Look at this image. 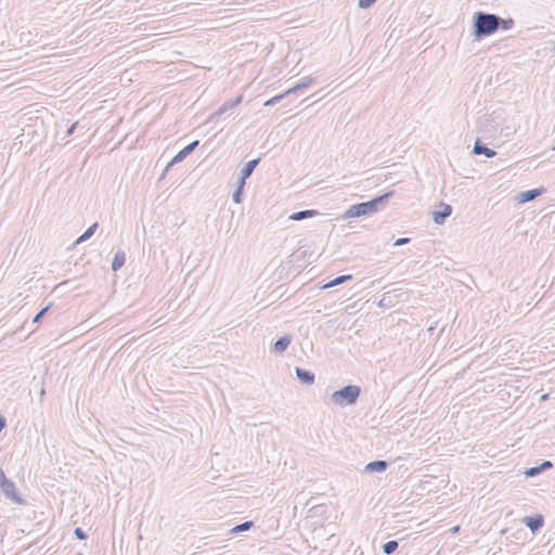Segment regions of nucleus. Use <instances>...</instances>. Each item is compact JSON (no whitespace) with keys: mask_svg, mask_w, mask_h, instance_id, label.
<instances>
[{"mask_svg":"<svg viewBox=\"0 0 555 555\" xmlns=\"http://www.w3.org/2000/svg\"><path fill=\"white\" fill-rule=\"evenodd\" d=\"M391 196L392 192H387L371 201L353 204L344 212L341 219L358 218L374 214L379 210L380 206L387 204Z\"/></svg>","mask_w":555,"mask_h":555,"instance_id":"1","label":"nucleus"},{"mask_svg":"<svg viewBox=\"0 0 555 555\" xmlns=\"http://www.w3.org/2000/svg\"><path fill=\"white\" fill-rule=\"evenodd\" d=\"M496 14L477 11L473 15L472 35L478 41L496 33Z\"/></svg>","mask_w":555,"mask_h":555,"instance_id":"2","label":"nucleus"},{"mask_svg":"<svg viewBox=\"0 0 555 555\" xmlns=\"http://www.w3.org/2000/svg\"><path fill=\"white\" fill-rule=\"evenodd\" d=\"M361 393V387L358 385H347L334 391L331 395V401L339 406L352 405L357 402Z\"/></svg>","mask_w":555,"mask_h":555,"instance_id":"3","label":"nucleus"},{"mask_svg":"<svg viewBox=\"0 0 555 555\" xmlns=\"http://www.w3.org/2000/svg\"><path fill=\"white\" fill-rule=\"evenodd\" d=\"M0 489L8 499L18 504L23 503V500L18 495L15 485L12 480L8 479L7 477H3V480L0 485Z\"/></svg>","mask_w":555,"mask_h":555,"instance_id":"4","label":"nucleus"},{"mask_svg":"<svg viewBox=\"0 0 555 555\" xmlns=\"http://www.w3.org/2000/svg\"><path fill=\"white\" fill-rule=\"evenodd\" d=\"M198 140H195L188 145H185L182 150H180L173 158L170 160V163L167 165L166 170L173 164L182 162L185 157H188L198 145Z\"/></svg>","mask_w":555,"mask_h":555,"instance_id":"5","label":"nucleus"},{"mask_svg":"<svg viewBox=\"0 0 555 555\" xmlns=\"http://www.w3.org/2000/svg\"><path fill=\"white\" fill-rule=\"evenodd\" d=\"M522 522L532 533H537L544 526V517L541 514L526 516L522 519Z\"/></svg>","mask_w":555,"mask_h":555,"instance_id":"6","label":"nucleus"},{"mask_svg":"<svg viewBox=\"0 0 555 555\" xmlns=\"http://www.w3.org/2000/svg\"><path fill=\"white\" fill-rule=\"evenodd\" d=\"M452 214V207L449 204L441 203L440 209L433 211V221L436 224H443L446 219Z\"/></svg>","mask_w":555,"mask_h":555,"instance_id":"7","label":"nucleus"},{"mask_svg":"<svg viewBox=\"0 0 555 555\" xmlns=\"http://www.w3.org/2000/svg\"><path fill=\"white\" fill-rule=\"evenodd\" d=\"M543 193H544L543 188L531 189V190H527V191L518 193L516 196V199L519 204H525V203L533 201L534 198H537L538 196H540Z\"/></svg>","mask_w":555,"mask_h":555,"instance_id":"8","label":"nucleus"},{"mask_svg":"<svg viewBox=\"0 0 555 555\" xmlns=\"http://www.w3.org/2000/svg\"><path fill=\"white\" fill-rule=\"evenodd\" d=\"M314 81V78L312 77H304L301 78L297 83H295L293 87L288 88L286 90V93L291 95L298 94L300 92H304L306 89H308Z\"/></svg>","mask_w":555,"mask_h":555,"instance_id":"9","label":"nucleus"},{"mask_svg":"<svg viewBox=\"0 0 555 555\" xmlns=\"http://www.w3.org/2000/svg\"><path fill=\"white\" fill-rule=\"evenodd\" d=\"M295 374L298 380L304 385H312L314 383L315 375L309 370L296 366Z\"/></svg>","mask_w":555,"mask_h":555,"instance_id":"10","label":"nucleus"},{"mask_svg":"<svg viewBox=\"0 0 555 555\" xmlns=\"http://www.w3.org/2000/svg\"><path fill=\"white\" fill-rule=\"evenodd\" d=\"M389 466V463L384 460H376L367 463L364 466L363 472L367 474L384 473Z\"/></svg>","mask_w":555,"mask_h":555,"instance_id":"11","label":"nucleus"},{"mask_svg":"<svg viewBox=\"0 0 555 555\" xmlns=\"http://www.w3.org/2000/svg\"><path fill=\"white\" fill-rule=\"evenodd\" d=\"M473 153L476 155H485L488 158L494 157L496 155V152L492 149H489L486 144L481 142L480 139L476 140Z\"/></svg>","mask_w":555,"mask_h":555,"instance_id":"12","label":"nucleus"},{"mask_svg":"<svg viewBox=\"0 0 555 555\" xmlns=\"http://www.w3.org/2000/svg\"><path fill=\"white\" fill-rule=\"evenodd\" d=\"M292 343V337L291 335H284V336H281L274 344H273V347H272V351L275 352V353H283L284 351H286V349L288 348V346L291 345Z\"/></svg>","mask_w":555,"mask_h":555,"instance_id":"13","label":"nucleus"},{"mask_svg":"<svg viewBox=\"0 0 555 555\" xmlns=\"http://www.w3.org/2000/svg\"><path fill=\"white\" fill-rule=\"evenodd\" d=\"M242 101V96H237L236 99H231V100H228L225 101L212 115V117L215 116H221L223 115L224 113H227L228 111L232 109L234 106H236L237 104H240Z\"/></svg>","mask_w":555,"mask_h":555,"instance_id":"14","label":"nucleus"},{"mask_svg":"<svg viewBox=\"0 0 555 555\" xmlns=\"http://www.w3.org/2000/svg\"><path fill=\"white\" fill-rule=\"evenodd\" d=\"M320 212L315 209H306V210H300V211H296V212H293L291 216H289V219L291 220H294V221H301V220H305V219H308V218H312V217H315V216H319Z\"/></svg>","mask_w":555,"mask_h":555,"instance_id":"15","label":"nucleus"},{"mask_svg":"<svg viewBox=\"0 0 555 555\" xmlns=\"http://www.w3.org/2000/svg\"><path fill=\"white\" fill-rule=\"evenodd\" d=\"M126 262V254L124 250H118L115 253L113 261H112V271L116 272L122 268Z\"/></svg>","mask_w":555,"mask_h":555,"instance_id":"16","label":"nucleus"},{"mask_svg":"<svg viewBox=\"0 0 555 555\" xmlns=\"http://www.w3.org/2000/svg\"><path fill=\"white\" fill-rule=\"evenodd\" d=\"M260 162V158H255V159H251L249 162H247L244 167L241 169V173L243 176V179H248L251 173L254 172L255 168L257 167V165L259 164Z\"/></svg>","mask_w":555,"mask_h":555,"instance_id":"17","label":"nucleus"},{"mask_svg":"<svg viewBox=\"0 0 555 555\" xmlns=\"http://www.w3.org/2000/svg\"><path fill=\"white\" fill-rule=\"evenodd\" d=\"M514 24L515 23L512 17L503 18V17L496 15V22H495L496 31L499 29L508 30L514 26Z\"/></svg>","mask_w":555,"mask_h":555,"instance_id":"18","label":"nucleus"},{"mask_svg":"<svg viewBox=\"0 0 555 555\" xmlns=\"http://www.w3.org/2000/svg\"><path fill=\"white\" fill-rule=\"evenodd\" d=\"M352 280L351 274L339 275L322 286L323 289L340 285L347 281Z\"/></svg>","mask_w":555,"mask_h":555,"instance_id":"19","label":"nucleus"},{"mask_svg":"<svg viewBox=\"0 0 555 555\" xmlns=\"http://www.w3.org/2000/svg\"><path fill=\"white\" fill-rule=\"evenodd\" d=\"M98 229V222H94L93 224H91L75 242V244H80L82 242H86L87 240H89L93 234L94 232L96 231Z\"/></svg>","mask_w":555,"mask_h":555,"instance_id":"20","label":"nucleus"},{"mask_svg":"<svg viewBox=\"0 0 555 555\" xmlns=\"http://www.w3.org/2000/svg\"><path fill=\"white\" fill-rule=\"evenodd\" d=\"M396 301L393 300V297L390 295V292H387L384 294L383 298L378 301V307L382 308H390L395 306Z\"/></svg>","mask_w":555,"mask_h":555,"instance_id":"21","label":"nucleus"},{"mask_svg":"<svg viewBox=\"0 0 555 555\" xmlns=\"http://www.w3.org/2000/svg\"><path fill=\"white\" fill-rule=\"evenodd\" d=\"M398 546H399L398 541H396V540L387 541L386 543L383 544V547H382L383 548V553L385 555H391L392 553L396 552Z\"/></svg>","mask_w":555,"mask_h":555,"instance_id":"22","label":"nucleus"},{"mask_svg":"<svg viewBox=\"0 0 555 555\" xmlns=\"http://www.w3.org/2000/svg\"><path fill=\"white\" fill-rule=\"evenodd\" d=\"M254 526V522L248 520V521H244L235 527H233L231 529V532L232 533H240V532H243V531H247L249 530L251 527Z\"/></svg>","mask_w":555,"mask_h":555,"instance_id":"23","label":"nucleus"},{"mask_svg":"<svg viewBox=\"0 0 555 555\" xmlns=\"http://www.w3.org/2000/svg\"><path fill=\"white\" fill-rule=\"evenodd\" d=\"M286 96H289V94L286 93V90H285L284 92H282V93H280L278 95L269 99L268 101H266L263 105L264 106H272V105L279 103L281 100H283Z\"/></svg>","mask_w":555,"mask_h":555,"instance_id":"24","label":"nucleus"},{"mask_svg":"<svg viewBox=\"0 0 555 555\" xmlns=\"http://www.w3.org/2000/svg\"><path fill=\"white\" fill-rule=\"evenodd\" d=\"M51 307V304L43 307L33 319V323H38L40 322V320L47 314V312L49 311Z\"/></svg>","mask_w":555,"mask_h":555,"instance_id":"25","label":"nucleus"},{"mask_svg":"<svg viewBox=\"0 0 555 555\" xmlns=\"http://www.w3.org/2000/svg\"><path fill=\"white\" fill-rule=\"evenodd\" d=\"M524 474L526 475V477H534L541 474V470L539 466H532L527 468Z\"/></svg>","mask_w":555,"mask_h":555,"instance_id":"26","label":"nucleus"},{"mask_svg":"<svg viewBox=\"0 0 555 555\" xmlns=\"http://www.w3.org/2000/svg\"><path fill=\"white\" fill-rule=\"evenodd\" d=\"M242 199H243V190L236 189L232 194V201L235 204H240V203H242Z\"/></svg>","mask_w":555,"mask_h":555,"instance_id":"27","label":"nucleus"},{"mask_svg":"<svg viewBox=\"0 0 555 555\" xmlns=\"http://www.w3.org/2000/svg\"><path fill=\"white\" fill-rule=\"evenodd\" d=\"M74 534L78 540H86L88 538V534L80 527L75 528Z\"/></svg>","mask_w":555,"mask_h":555,"instance_id":"28","label":"nucleus"},{"mask_svg":"<svg viewBox=\"0 0 555 555\" xmlns=\"http://www.w3.org/2000/svg\"><path fill=\"white\" fill-rule=\"evenodd\" d=\"M375 2L376 0H359L358 5L361 9H367L372 7Z\"/></svg>","mask_w":555,"mask_h":555,"instance_id":"29","label":"nucleus"},{"mask_svg":"<svg viewBox=\"0 0 555 555\" xmlns=\"http://www.w3.org/2000/svg\"><path fill=\"white\" fill-rule=\"evenodd\" d=\"M541 473L553 467V463L551 461H543L540 465H538Z\"/></svg>","mask_w":555,"mask_h":555,"instance_id":"30","label":"nucleus"},{"mask_svg":"<svg viewBox=\"0 0 555 555\" xmlns=\"http://www.w3.org/2000/svg\"><path fill=\"white\" fill-rule=\"evenodd\" d=\"M410 241H411L410 237H400L395 241L393 246H402V245L410 243Z\"/></svg>","mask_w":555,"mask_h":555,"instance_id":"31","label":"nucleus"},{"mask_svg":"<svg viewBox=\"0 0 555 555\" xmlns=\"http://www.w3.org/2000/svg\"><path fill=\"white\" fill-rule=\"evenodd\" d=\"M246 180L247 179H243V176L240 175V178H238V181H237V188L236 189H240V190H243L244 191V186L246 184Z\"/></svg>","mask_w":555,"mask_h":555,"instance_id":"32","label":"nucleus"},{"mask_svg":"<svg viewBox=\"0 0 555 555\" xmlns=\"http://www.w3.org/2000/svg\"><path fill=\"white\" fill-rule=\"evenodd\" d=\"M77 125H78V121H76L69 126V128L66 130L67 137L72 135L74 133L75 129L77 128Z\"/></svg>","mask_w":555,"mask_h":555,"instance_id":"33","label":"nucleus"},{"mask_svg":"<svg viewBox=\"0 0 555 555\" xmlns=\"http://www.w3.org/2000/svg\"><path fill=\"white\" fill-rule=\"evenodd\" d=\"M5 426H7V420L2 414H0V433L2 431V429L5 428Z\"/></svg>","mask_w":555,"mask_h":555,"instance_id":"34","label":"nucleus"},{"mask_svg":"<svg viewBox=\"0 0 555 555\" xmlns=\"http://www.w3.org/2000/svg\"><path fill=\"white\" fill-rule=\"evenodd\" d=\"M491 120L489 118H483L478 121V127L483 128L486 127V124L490 122Z\"/></svg>","mask_w":555,"mask_h":555,"instance_id":"35","label":"nucleus"},{"mask_svg":"<svg viewBox=\"0 0 555 555\" xmlns=\"http://www.w3.org/2000/svg\"><path fill=\"white\" fill-rule=\"evenodd\" d=\"M548 396H550L548 393H544V395H542V396H541V401H545V400H547V399H548Z\"/></svg>","mask_w":555,"mask_h":555,"instance_id":"36","label":"nucleus"},{"mask_svg":"<svg viewBox=\"0 0 555 555\" xmlns=\"http://www.w3.org/2000/svg\"><path fill=\"white\" fill-rule=\"evenodd\" d=\"M459 530V526L453 528V531L456 532Z\"/></svg>","mask_w":555,"mask_h":555,"instance_id":"37","label":"nucleus"},{"mask_svg":"<svg viewBox=\"0 0 555 555\" xmlns=\"http://www.w3.org/2000/svg\"><path fill=\"white\" fill-rule=\"evenodd\" d=\"M552 51L555 53V42H554V46L552 48Z\"/></svg>","mask_w":555,"mask_h":555,"instance_id":"38","label":"nucleus"},{"mask_svg":"<svg viewBox=\"0 0 555 555\" xmlns=\"http://www.w3.org/2000/svg\"><path fill=\"white\" fill-rule=\"evenodd\" d=\"M78 555H81V554H78Z\"/></svg>","mask_w":555,"mask_h":555,"instance_id":"39","label":"nucleus"}]
</instances>
